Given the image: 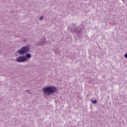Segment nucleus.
Wrapping results in <instances>:
<instances>
[{
    "label": "nucleus",
    "mask_w": 127,
    "mask_h": 127,
    "mask_svg": "<svg viewBox=\"0 0 127 127\" xmlns=\"http://www.w3.org/2000/svg\"><path fill=\"white\" fill-rule=\"evenodd\" d=\"M57 89L56 87L52 86H50L47 87H45L43 88V92H44V95L49 96L52 93H55L57 92Z\"/></svg>",
    "instance_id": "nucleus-1"
},
{
    "label": "nucleus",
    "mask_w": 127,
    "mask_h": 127,
    "mask_svg": "<svg viewBox=\"0 0 127 127\" xmlns=\"http://www.w3.org/2000/svg\"><path fill=\"white\" fill-rule=\"evenodd\" d=\"M18 52L21 55H24L29 52V48L27 47H24L21 50L18 51Z\"/></svg>",
    "instance_id": "nucleus-2"
},
{
    "label": "nucleus",
    "mask_w": 127,
    "mask_h": 127,
    "mask_svg": "<svg viewBox=\"0 0 127 127\" xmlns=\"http://www.w3.org/2000/svg\"><path fill=\"white\" fill-rule=\"evenodd\" d=\"M17 62L18 63H23L27 61V59L25 57L20 56L17 58Z\"/></svg>",
    "instance_id": "nucleus-3"
},
{
    "label": "nucleus",
    "mask_w": 127,
    "mask_h": 127,
    "mask_svg": "<svg viewBox=\"0 0 127 127\" xmlns=\"http://www.w3.org/2000/svg\"><path fill=\"white\" fill-rule=\"evenodd\" d=\"M31 57V54H27L26 55V58H28V59H30Z\"/></svg>",
    "instance_id": "nucleus-4"
},
{
    "label": "nucleus",
    "mask_w": 127,
    "mask_h": 127,
    "mask_svg": "<svg viewBox=\"0 0 127 127\" xmlns=\"http://www.w3.org/2000/svg\"><path fill=\"white\" fill-rule=\"evenodd\" d=\"M91 102L93 103L94 104L97 103V101L96 100H95L94 101H93V100H91Z\"/></svg>",
    "instance_id": "nucleus-5"
},
{
    "label": "nucleus",
    "mask_w": 127,
    "mask_h": 127,
    "mask_svg": "<svg viewBox=\"0 0 127 127\" xmlns=\"http://www.w3.org/2000/svg\"><path fill=\"white\" fill-rule=\"evenodd\" d=\"M40 19L41 20H42V19H43V16H42L40 17Z\"/></svg>",
    "instance_id": "nucleus-6"
},
{
    "label": "nucleus",
    "mask_w": 127,
    "mask_h": 127,
    "mask_svg": "<svg viewBox=\"0 0 127 127\" xmlns=\"http://www.w3.org/2000/svg\"><path fill=\"white\" fill-rule=\"evenodd\" d=\"M124 57L126 58L127 60V53H126L125 55H124Z\"/></svg>",
    "instance_id": "nucleus-7"
}]
</instances>
